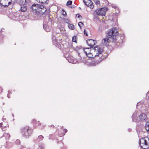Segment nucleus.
<instances>
[{
  "label": "nucleus",
  "instance_id": "f257e3e1",
  "mask_svg": "<svg viewBox=\"0 0 149 149\" xmlns=\"http://www.w3.org/2000/svg\"><path fill=\"white\" fill-rule=\"evenodd\" d=\"M118 33L117 28L113 27L108 32L106 38L102 40V44L103 46H107L109 45V42H112L118 43V40L120 38L118 35Z\"/></svg>",
  "mask_w": 149,
  "mask_h": 149
},
{
  "label": "nucleus",
  "instance_id": "f03ea898",
  "mask_svg": "<svg viewBox=\"0 0 149 149\" xmlns=\"http://www.w3.org/2000/svg\"><path fill=\"white\" fill-rule=\"evenodd\" d=\"M92 52H90L88 54L86 55L88 58H94L95 57L99 58L98 61L100 62L104 58V57H102V53L103 51V49L100 47L98 46L95 47L94 48H91Z\"/></svg>",
  "mask_w": 149,
  "mask_h": 149
},
{
  "label": "nucleus",
  "instance_id": "7ed1b4c3",
  "mask_svg": "<svg viewBox=\"0 0 149 149\" xmlns=\"http://www.w3.org/2000/svg\"><path fill=\"white\" fill-rule=\"evenodd\" d=\"M32 11L38 18L41 17L45 13L47 9L42 5L33 4L31 8Z\"/></svg>",
  "mask_w": 149,
  "mask_h": 149
},
{
  "label": "nucleus",
  "instance_id": "20e7f679",
  "mask_svg": "<svg viewBox=\"0 0 149 149\" xmlns=\"http://www.w3.org/2000/svg\"><path fill=\"white\" fill-rule=\"evenodd\" d=\"M33 131L30 127L26 126L21 129V132L23 136L28 138L31 135Z\"/></svg>",
  "mask_w": 149,
  "mask_h": 149
},
{
  "label": "nucleus",
  "instance_id": "39448f33",
  "mask_svg": "<svg viewBox=\"0 0 149 149\" xmlns=\"http://www.w3.org/2000/svg\"><path fill=\"white\" fill-rule=\"evenodd\" d=\"M107 10V8L103 7L97 9L96 10L95 12L96 14L97 15L103 16L105 15L106 12Z\"/></svg>",
  "mask_w": 149,
  "mask_h": 149
},
{
  "label": "nucleus",
  "instance_id": "423d86ee",
  "mask_svg": "<svg viewBox=\"0 0 149 149\" xmlns=\"http://www.w3.org/2000/svg\"><path fill=\"white\" fill-rule=\"evenodd\" d=\"M11 3V0H1L0 4L4 7H7Z\"/></svg>",
  "mask_w": 149,
  "mask_h": 149
},
{
  "label": "nucleus",
  "instance_id": "0eeeda50",
  "mask_svg": "<svg viewBox=\"0 0 149 149\" xmlns=\"http://www.w3.org/2000/svg\"><path fill=\"white\" fill-rule=\"evenodd\" d=\"M96 41L93 39H88L86 40V43L88 46L91 47L92 48H94V46L95 44Z\"/></svg>",
  "mask_w": 149,
  "mask_h": 149
},
{
  "label": "nucleus",
  "instance_id": "6e6552de",
  "mask_svg": "<svg viewBox=\"0 0 149 149\" xmlns=\"http://www.w3.org/2000/svg\"><path fill=\"white\" fill-rule=\"evenodd\" d=\"M84 3L88 7L93 9L94 8V5L92 2L91 0H83Z\"/></svg>",
  "mask_w": 149,
  "mask_h": 149
},
{
  "label": "nucleus",
  "instance_id": "1a4fd4ad",
  "mask_svg": "<svg viewBox=\"0 0 149 149\" xmlns=\"http://www.w3.org/2000/svg\"><path fill=\"white\" fill-rule=\"evenodd\" d=\"M139 118L140 120L142 122H145L147 120V116L144 113H141L139 116Z\"/></svg>",
  "mask_w": 149,
  "mask_h": 149
},
{
  "label": "nucleus",
  "instance_id": "9d476101",
  "mask_svg": "<svg viewBox=\"0 0 149 149\" xmlns=\"http://www.w3.org/2000/svg\"><path fill=\"white\" fill-rule=\"evenodd\" d=\"M144 147L147 148H149V138L148 137H144Z\"/></svg>",
  "mask_w": 149,
  "mask_h": 149
},
{
  "label": "nucleus",
  "instance_id": "9b49d317",
  "mask_svg": "<svg viewBox=\"0 0 149 149\" xmlns=\"http://www.w3.org/2000/svg\"><path fill=\"white\" fill-rule=\"evenodd\" d=\"M144 138H141L139 141V144L141 147L143 149H146L144 147Z\"/></svg>",
  "mask_w": 149,
  "mask_h": 149
},
{
  "label": "nucleus",
  "instance_id": "f8f14e48",
  "mask_svg": "<svg viewBox=\"0 0 149 149\" xmlns=\"http://www.w3.org/2000/svg\"><path fill=\"white\" fill-rule=\"evenodd\" d=\"M49 24H44L43 25V28L45 31L47 32H49L50 31L51 28V26L48 25Z\"/></svg>",
  "mask_w": 149,
  "mask_h": 149
},
{
  "label": "nucleus",
  "instance_id": "ddd939ff",
  "mask_svg": "<svg viewBox=\"0 0 149 149\" xmlns=\"http://www.w3.org/2000/svg\"><path fill=\"white\" fill-rule=\"evenodd\" d=\"M28 1L26 0H19V4L21 5H26L27 3L28 2Z\"/></svg>",
  "mask_w": 149,
  "mask_h": 149
},
{
  "label": "nucleus",
  "instance_id": "4468645a",
  "mask_svg": "<svg viewBox=\"0 0 149 149\" xmlns=\"http://www.w3.org/2000/svg\"><path fill=\"white\" fill-rule=\"evenodd\" d=\"M91 48H84V49H85L84 50V52L85 53L86 55H87L89 54L90 52H92V51L91 50Z\"/></svg>",
  "mask_w": 149,
  "mask_h": 149
},
{
  "label": "nucleus",
  "instance_id": "2eb2a0df",
  "mask_svg": "<svg viewBox=\"0 0 149 149\" xmlns=\"http://www.w3.org/2000/svg\"><path fill=\"white\" fill-rule=\"evenodd\" d=\"M20 10L22 12H24L27 10L26 5H21Z\"/></svg>",
  "mask_w": 149,
  "mask_h": 149
},
{
  "label": "nucleus",
  "instance_id": "dca6fc26",
  "mask_svg": "<svg viewBox=\"0 0 149 149\" xmlns=\"http://www.w3.org/2000/svg\"><path fill=\"white\" fill-rule=\"evenodd\" d=\"M132 117L133 122H136V121L137 117L135 113H133Z\"/></svg>",
  "mask_w": 149,
  "mask_h": 149
},
{
  "label": "nucleus",
  "instance_id": "f3484780",
  "mask_svg": "<svg viewBox=\"0 0 149 149\" xmlns=\"http://www.w3.org/2000/svg\"><path fill=\"white\" fill-rule=\"evenodd\" d=\"M50 12V10H49V11L47 12V16L48 17V22L47 23V24H49V22L50 23H51V22L52 21V19L51 17H50V15L49 14V13Z\"/></svg>",
  "mask_w": 149,
  "mask_h": 149
},
{
  "label": "nucleus",
  "instance_id": "a211bd4d",
  "mask_svg": "<svg viewBox=\"0 0 149 149\" xmlns=\"http://www.w3.org/2000/svg\"><path fill=\"white\" fill-rule=\"evenodd\" d=\"M68 26L69 28L71 29L74 30V26L72 24H71L70 23L69 24H68Z\"/></svg>",
  "mask_w": 149,
  "mask_h": 149
},
{
  "label": "nucleus",
  "instance_id": "6ab92c4d",
  "mask_svg": "<svg viewBox=\"0 0 149 149\" xmlns=\"http://www.w3.org/2000/svg\"><path fill=\"white\" fill-rule=\"evenodd\" d=\"M40 1H39V3L42 4L47 3L48 2V0H40Z\"/></svg>",
  "mask_w": 149,
  "mask_h": 149
},
{
  "label": "nucleus",
  "instance_id": "aec40b11",
  "mask_svg": "<svg viewBox=\"0 0 149 149\" xmlns=\"http://www.w3.org/2000/svg\"><path fill=\"white\" fill-rule=\"evenodd\" d=\"M145 128L146 130H149V121L147 122L146 124Z\"/></svg>",
  "mask_w": 149,
  "mask_h": 149
},
{
  "label": "nucleus",
  "instance_id": "412c9836",
  "mask_svg": "<svg viewBox=\"0 0 149 149\" xmlns=\"http://www.w3.org/2000/svg\"><path fill=\"white\" fill-rule=\"evenodd\" d=\"M63 20H64V21L67 24H69L70 23V20L68 19L64 18Z\"/></svg>",
  "mask_w": 149,
  "mask_h": 149
},
{
  "label": "nucleus",
  "instance_id": "4be33fe9",
  "mask_svg": "<svg viewBox=\"0 0 149 149\" xmlns=\"http://www.w3.org/2000/svg\"><path fill=\"white\" fill-rule=\"evenodd\" d=\"M77 36H74L72 37V41L77 43V40H76Z\"/></svg>",
  "mask_w": 149,
  "mask_h": 149
},
{
  "label": "nucleus",
  "instance_id": "5701e85b",
  "mask_svg": "<svg viewBox=\"0 0 149 149\" xmlns=\"http://www.w3.org/2000/svg\"><path fill=\"white\" fill-rule=\"evenodd\" d=\"M44 137L42 135L39 136L38 138V140L39 141H41L43 139Z\"/></svg>",
  "mask_w": 149,
  "mask_h": 149
},
{
  "label": "nucleus",
  "instance_id": "b1692460",
  "mask_svg": "<svg viewBox=\"0 0 149 149\" xmlns=\"http://www.w3.org/2000/svg\"><path fill=\"white\" fill-rule=\"evenodd\" d=\"M62 15L65 16H66L67 15V14L65 11L63 9H62Z\"/></svg>",
  "mask_w": 149,
  "mask_h": 149
},
{
  "label": "nucleus",
  "instance_id": "393cba45",
  "mask_svg": "<svg viewBox=\"0 0 149 149\" xmlns=\"http://www.w3.org/2000/svg\"><path fill=\"white\" fill-rule=\"evenodd\" d=\"M72 1H67V3H66V5L67 6H68L69 5H70L72 4Z\"/></svg>",
  "mask_w": 149,
  "mask_h": 149
},
{
  "label": "nucleus",
  "instance_id": "a878e982",
  "mask_svg": "<svg viewBox=\"0 0 149 149\" xmlns=\"http://www.w3.org/2000/svg\"><path fill=\"white\" fill-rule=\"evenodd\" d=\"M39 148L40 149H44V146L43 144H40L39 146Z\"/></svg>",
  "mask_w": 149,
  "mask_h": 149
},
{
  "label": "nucleus",
  "instance_id": "bb28decb",
  "mask_svg": "<svg viewBox=\"0 0 149 149\" xmlns=\"http://www.w3.org/2000/svg\"><path fill=\"white\" fill-rule=\"evenodd\" d=\"M94 2L95 3V4L96 5H98L100 4V2L99 0H93Z\"/></svg>",
  "mask_w": 149,
  "mask_h": 149
},
{
  "label": "nucleus",
  "instance_id": "cd10ccee",
  "mask_svg": "<svg viewBox=\"0 0 149 149\" xmlns=\"http://www.w3.org/2000/svg\"><path fill=\"white\" fill-rule=\"evenodd\" d=\"M78 26L81 29V25L84 26V24L82 22H79L78 23Z\"/></svg>",
  "mask_w": 149,
  "mask_h": 149
},
{
  "label": "nucleus",
  "instance_id": "c85d7f7f",
  "mask_svg": "<svg viewBox=\"0 0 149 149\" xmlns=\"http://www.w3.org/2000/svg\"><path fill=\"white\" fill-rule=\"evenodd\" d=\"M77 15H78V16H77L78 18H80V19H82V17L79 14H77L76 15L77 16Z\"/></svg>",
  "mask_w": 149,
  "mask_h": 149
},
{
  "label": "nucleus",
  "instance_id": "c756f323",
  "mask_svg": "<svg viewBox=\"0 0 149 149\" xmlns=\"http://www.w3.org/2000/svg\"><path fill=\"white\" fill-rule=\"evenodd\" d=\"M20 142V140L19 139H17L16 141V143L17 144H19Z\"/></svg>",
  "mask_w": 149,
  "mask_h": 149
},
{
  "label": "nucleus",
  "instance_id": "7c9ffc66",
  "mask_svg": "<svg viewBox=\"0 0 149 149\" xmlns=\"http://www.w3.org/2000/svg\"><path fill=\"white\" fill-rule=\"evenodd\" d=\"M84 35L86 36H88V35L87 33L86 32L85 30H84Z\"/></svg>",
  "mask_w": 149,
  "mask_h": 149
},
{
  "label": "nucleus",
  "instance_id": "2f4dec72",
  "mask_svg": "<svg viewBox=\"0 0 149 149\" xmlns=\"http://www.w3.org/2000/svg\"><path fill=\"white\" fill-rule=\"evenodd\" d=\"M82 48V47L81 46H77L76 47V48L77 49H81Z\"/></svg>",
  "mask_w": 149,
  "mask_h": 149
},
{
  "label": "nucleus",
  "instance_id": "473e14b6",
  "mask_svg": "<svg viewBox=\"0 0 149 149\" xmlns=\"http://www.w3.org/2000/svg\"><path fill=\"white\" fill-rule=\"evenodd\" d=\"M147 96L148 97V99H149V91L146 94Z\"/></svg>",
  "mask_w": 149,
  "mask_h": 149
},
{
  "label": "nucleus",
  "instance_id": "72a5a7b5",
  "mask_svg": "<svg viewBox=\"0 0 149 149\" xmlns=\"http://www.w3.org/2000/svg\"><path fill=\"white\" fill-rule=\"evenodd\" d=\"M54 41H55V42H54V45L56 44H57V42L56 40H55Z\"/></svg>",
  "mask_w": 149,
  "mask_h": 149
},
{
  "label": "nucleus",
  "instance_id": "f704fd0d",
  "mask_svg": "<svg viewBox=\"0 0 149 149\" xmlns=\"http://www.w3.org/2000/svg\"><path fill=\"white\" fill-rule=\"evenodd\" d=\"M64 131L65 133H66L67 132V130L66 129H65L64 130Z\"/></svg>",
  "mask_w": 149,
  "mask_h": 149
},
{
  "label": "nucleus",
  "instance_id": "c9c22d12",
  "mask_svg": "<svg viewBox=\"0 0 149 149\" xmlns=\"http://www.w3.org/2000/svg\"><path fill=\"white\" fill-rule=\"evenodd\" d=\"M144 104V105H145V106L146 107H148V105L147 106V105H146L145 104Z\"/></svg>",
  "mask_w": 149,
  "mask_h": 149
},
{
  "label": "nucleus",
  "instance_id": "e433bc0d",
  "mask_svg": "<svg viewBox=\"0 0 149 149\" xmlns=\"http://www.w3.org/2000/svg\"><path fill=\"white\" fill-rule=\"evenodd\" d=\"M2 124L1 123H0V127H1L2 126Z\"/></svg>",
  "mask_w": 149,
  "mask_h": 149
},
{
  "label": "nucleus",
  "instance_id": "4c0bfd02",
  "mask_svg": "<svg viewBox=\"0 0 149 149\" xmlns=\"http://www.w3.org/2000/svg\"><path fill=\"white\" fill-rule=\"evenodd\" d=\"M37 2H39V1H39L40 0H36Z\"/></svg>",
  "mask_w": 149,
  "mask_h": 149
},
{
  "label": "nucleus",
  "instance_id": "58836bf2",
  "mask_svg": "<svg viewBox=\"0 0 149 149\" xmlns=\"http://www.w3.org/2000/svg\"><path fill=\"white\" fill-rule=\"evenodd\" d=\"M20 149H24V148H20Z\"/></svg>",
  "mask_w": 149,
  "mask_h": 149
},
{
  "label": "nucleus",
  "instance_id": "ea45409f",
  "mask_svg": "<svg viewBox=\"0 0 149 149\" xmlns=\"http://www.w3.org/2000/svg\"><path fill=\"white\" fill-rule=\"evenodd\" d=\"M71 8H74V7H73V6H72L71 7Z\"/></svg>",
  "mask_w": 149,
  "mask_h": 149
},
{
  "label": "nucleus",
  "instance_id": "a19ab883",
  "mask_svg": "<svg viewBox=\"0 0 149 149\" xmlns=\"http://www.w3.org/2000/svg\"><path fill=\"white\" fill-rule=\"evenodd\" d=\"M79 9H81V8L80 7H79Z\"/></svg>",
  "mask_w": 149,
  "mask_h": 149
},
{
  "label": "nucleus",
  "instance_id": "79ce46f5",
  "mask_svg": "<svg viewBox=\"0 0 149 149\" xmlns=\"http://www.w3.org/2000/svg\"><path fill=\"white\" fill-rule=\"evenodd\" d=\"M35 121V120H33V121Z\"/></svg>",
  "mask_w": 149,
  "mask_h": 149
},
{
  "label": "nucleus",
  "instance_id": "37998d69",
  "mask_svg": "<svg viewBox=\"0 0 149 149\" xmlns=\"http://www.w3.org/2000/svg\"><path fill=\"white\" fill-rule=\"evenodd\" d=\"M79 54H78V55L79 56Z\"/></svg>",
  "mask_w": 149,
  "mask_h": 149
}]
</instances>
